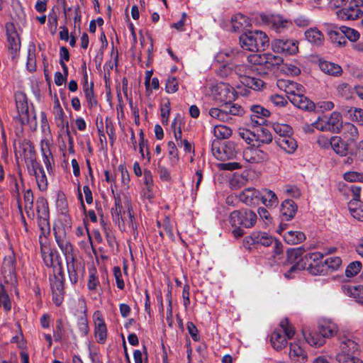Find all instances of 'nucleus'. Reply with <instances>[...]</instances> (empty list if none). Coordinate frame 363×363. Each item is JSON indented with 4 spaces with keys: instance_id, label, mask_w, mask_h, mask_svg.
Wrapping results in <instances>:
<instances>
[{
    "instance_id": "nucleus-1",
    "label": "nucleus",
    "mask_w": 363,
    "mask_h": 363,
    "mask_svg": "<svg viewBox=\"0 0 363 363\" xmlns=\"http://www.w3.org/2000/svg\"><path fill=\"white\" fill-rule=\"evenodd\" d=\"M115 206L111 208V216L113 223L118 225L121 231L126 230V226L131 230L134 236L137 235V225L132 213L130 199L125 194H118L115 196Z\"/></svg>"
},
{
    "instance_id": "nucleus-2",
    "label": "nucleus",
    "mask_w": 363,
    "mask_h": 363,
    "mask_svg": "<svg viewBox=\"0 0 363 363\" xmlns=\"http://www.w3.org/2000/svg\"><path fill=\"white\" fill-rule=\"evenodd\" d=\"M19 152L23 153L29 174L35 176L38 189L45 191L48 188L47 177L43 167L36 160L34 147L25 140L20 143Z\"/></svg>"
},
{
    "instance_id": "nucleus-3",
    "label": "nucleus",
    "mask_w": 363,
    "mask_h": 363,
    "mask_svg": "<svg viewBox=\"0 0 363 363\" xmlns=\"http://www.w3.org/2000/svg\"><path fill=\"white\" fill-rule=\"evenodd\" d=\"M240 43L246 50L258 52L265 50L269 45V38L264 32L255 30L241 35Z\"/></svg>"
},
{
    "instance_id": "nucleus-4",
    "label": "nucleus",
    "mask_w": 363,
    "mask_h": 363,
    "mask_svg": "<svg viewBox=\"0 0 363 363\" xmlns=\"http://www.w3.org/2000/svg\"><path fill=\"white\" fill-rule=\"evenodd\" d=\"M359 345L356 341L347 337L340 340L339 352L334 356L338 363H363V361L356 356Z\"/></svg>"
},
{
    "instance_id": "nucleus-5",
    "label": "nucleus",
    "mask_w": 363,
    "mask_h": 363,
    "mask_svg": "<svg viewBox=\"0 0 363 363\" xmlns=\"http://www.w3.org/2000/svg\"><path fill=\"white\" fill-rule=\"evenodd\" d=\"M295 334L294 328L289 323L288 319H283L279 328L276 329L271 335L270 342L272 347L279 350L287 345V340L291 339Z\"/></svg>"
},
{
    "instance_id": "nucleus-6",
    "label": "nucleus",
    "mask_w": 363,
    "mask_h": 363,
    "mask_svg": "<svg viewBox=\"0 0 363 363\" xmlns=\"http://www.w3.org/2000/svg\"><path fill=\"white\" fill-rule=\"evenodd\" d=\"M38 224L40 230V235L46 237L50 233V213L48 203L45 198L38 197L35 202Z\"/></svg>"
},
{
    "instance_id": "nucleus-7",
    "label": "nucleus",
    "mask_w": 363,
    "mask_h": 363,
    "mask_svg": "<svg viewBox=\"0 0 363 363\" xmlns=\"http://www.w3.org/2000/svg\"><path fill=\"white\" fill-rule=\"evenodd\" d=\"M257 220V214L252 210L242 208L230 213L228 221L233 227L242 226L246 228H252Z\"/></svg>"
},
{
    "instance_id": "nucleus-8",
    "label": "nucleus",
    "mask_w": 363,
    "mask_h": 363,
    "mask_svg": "<svg viewBox=\"0 0 363 363\" xmlns=\"http://www.w3.org/2000/svg\"><path fill=\"white\" fill-rule=\"evenodd\" d=\"M260 19L263 23L277 33H282L292 26L291 21L279 14H261Z\"/></svg>"
},
{
    "instance_id": "nucleus-9",
    "label": "nucleus",
    "mask_w": 363,
    "mask_h": 363,
    "mask_svg": "<svg viewBox=\"0 0 363 363\" xmlns=\"http://www.w3.org/2000/svg\"><path fill=\"white\" fill-rule=\"evenodd\" d=\"M212 151L215 157L219 160H230L236 155L235 145L231 141L221 143L218 140H215Z\"/></svg>"
},
{
    "instance_id": "nucleus-10",
    "label": "nucleus",
    "mask_w": 363,
    "mask_h": 363,
    "mask_svg": "<svg viewBox=\"0 0 363 363\" xmlns=\"http://www.w3.org/2000/svg\"><path fill=\"white\" fill-rule=\"evenodd\" d=\"M53 274V278L50 279L52 300L57 306H60L63 301L65 293L63 269L58 268L57 272Z\"/></svg>"
},
{
    "instance_id": "nucleus-11",
    "label": "nucleus",
    "mask_w": 363,
    "mask_h": 363,
    "mask_svg": "<svg viewBox=\"0 0 363 363\" xmlns=\"http://www.w3.org/2000/svg\"><path fill=\"white\" fill-rule=\"evenodd\" d=\"M274 52L285 55H294L298 52V42L294 39H275L272 42Z\"/></svg>"
},
{
    "instance_id": "nucleus-12",
    "label": "nucleus",
    "mask_w": 363,
    "mask_h": 363,
    "mask_svg": "<svg viewBox=\"0 0 363 363\" xmlns=\"http://www.w3.org/2000/svg\"><path fill=\"white\" fill-rule=\"evenodd\" d=\"M40 250L44 264L48 267H52L53 272H57L58 268L62 269L60 257L57 251L51 250L46 245H41Z\"/></svg>"
},
{
    "instance_id": "nucleus-13",
    "label": "nucleus",
    "mask_w": 363,
    "mask_h": 363,
    "mask_svg": "<svg viewBox=\"0 0 363 363\" xmlns=\"http://www.w3.org/2000/svg\"><path fill=\"white\" fill-rule=\"evenodd\" d=\"M6 32L7 37V48L9 52L15 57L21 48V42L18 34L12 23H6Z\"/></svg>"
},
{
    "instance_id": "nucleus-14",
    "label": "nucleus",
    "mask_w": 363,
    "mask_h": 363,
    "mask_svg": "<svg viewBox=\"0 0 363 363\" xmlns=\"http://www.w3.org/2000/svg\"><path fill=\"white\" fill-rule=\"evenodd\" d=\"M16 109L23 123H28L30 113L28 108V99L25 93L18 91L14 94Z\"/></svg>"
},
{
    "instance_id": "nucleus-15",
    "label": "nucleus",
    "mask_w": 363,
    "mask_h": 363,
    "mask_svg": "<svg viewBox=\"0 0 363 363\" xmlns=\"http://www.w3.org/2000/svg\"><path fill=\"white\" fill-rule=\"evenodd\" d=\"M1 274L5 283L12 285L16 283V267L13 257L8 256L4 258L1 267Z\"/></svg>"
},
{
    "instance_id": "nucleus-16",
    "label": "nucleus",
    "mask_w": 363,
    "mask_h": 363,
    "mask_svg": "<svg viewBox=\"0 0 363 363\" xmlns=\"http://www.w3.org/2000/svg\"><path fill=\"white\" fill-rule=\"evenodd\" d=\"M277 86L280 90L286 94L289 100H290V96L293 97L296 96L297 94L305 92V88L301 84L289 79H278Z\"/></svg>"
},
{
    "instance_id": "nucleus-17",
    "label": "nucleus",
    "mask_w": 363,
    "mask_h": 363,
    "mask_svg": "<svg viewBox=\"0 0 363 363\" xmlns=\"http://www.w3.org/2000/svg\"><path fill=\"white\" fill-rule=\"evenodd\" d=\"M276 239L267 233L256 231L253 232L250 236L245 237L244 242L247 245L261 244L263 246L268 247L272 245Z\"/></svg>"
},
{
    "instance_id": "nucleus-18",
    "label": "nucleus",
    "mask_w": 363,
    "mask_h": 363,
    "mask_svg": "<svg viewBox=\"0 0 363 363\" xmlns=\"http://www.w3.org/2000/svg\"><path fill=\"white\" fill-rule=\"evenodd\" d=\"M213 92L220 101L230 102L235 98V91L233 86L225 83H219L214 88Z\"/></svg>"
},
{
    "instance_id": "nucleus-19",
    "label": "nucleus",
    "mask_w": 363,
    "mask_h": 363,
    "mask_svg": "<svg viewBox=\"0 0 363 363\" xmlns=\"http://www.w3.org/2000/svg\"><path fill=\"white\" fill-rule=\"evenodd\" d=\"M94 335L99 343H104L107 337V329L105 322L99 311L94 314Z\"/></svg>"
},
{
    "instance_id": "nucleus-20",
    "label": "nucleus",
    "mask_w": 363,
    "mask_h": 363,
    "mask_svg": "<svg viewBox=\"0 0 363 363\" xmlns=\"http://www.w3.org/2000/svg\"><path fill=\"white\" fill-rule=\"evenodd\" d=\"M243 158L249 163H259L267 159V155L257 147H248L243 151Z\"/></svg>"
},
{
    "instance_id": "nucleus-21",
    "label": "nucleus",
    "mask_w": 363,
    "mask_h": 363,
    "mask_svg": "<svg viewBox=\"0 0 363 363\" xmlns=\"http://www.w3.org/2000/svg\"><path fill=\"white\" fill-rule=\"evenodd\" d=\"M78 306L80 309L81 315L78 318L77 327L82 335L85 336L89 332V327L86 318V305L84 298H80L78 300Z\"/></svg>"
},
{
    "instance_id": "nucleus-22",
    "label": "nucleus",
    "mask_w": 363,
    "mask_h": 363,
    "mask_svg": "<svg viewBox=\"0 0 363 363\" xmlns=\"http://www.w3.org/2000/svg\"><path fill=\"white\" fill-rule=\"evenodd\" d=\"M318 328L325 339L335 336L339 331L337 325L330 319L323 320L319 323Z\"/></svg>"
},
{
    "instance_id": "nucleus-23",
    "label": "nucleus",
    "mask_w": 363,
    "mask_h": 363,
    "mask_svg": "<svg viewBox=\"0 0 363 363\" xmlns=\"http://www.w3.org/2000/svg\"><path fill=\"white\" fill-rule=\"evenodd\" d=\"M260 192L255 188L244 189L239 196L240 200L247 206H252L258 203L260 200Z\"/></svg>"
},
{
    "instance_id": "nucleus-24",
    "label": "nucleus",
    "mask_w": 363,
    "mask_h": 363,
    "mask_svg": "<svg viewBox=\"0 0 363 363\" xmlns=\"http://www.w3.org/2000/svg\"><path fill=\"white\" fill-rule=\"evenodd\" d=\"M252 114L250 118L252 123L255 125H262L264 123V118L269 116L270 111L259 105H252L250 106Z\"/></svg>"
},
{
    "instance_id": "nucleus-25",
    "label": "nucleus",
    "mask_w": 363,
    "mask_h": 363,
    "mask_svg": "<svg viewBox=\"0 0 363 363\" xmlns=\"http://www.w3.org/2000/svg\"><path fill=\"white\" fill-rule=\"evenodd\" d=\"M305 92L297 94L295 96H290V101L297 108L305 111H313L315 108V104L308 99L305 95Z\"/></svg>"
},
{
    "instance_id": "nucleus-26",
    "label": "nucleus",
    "mask_w": 363,
    "mask_h": 363,
    "mask_svg": "<svg viewBox=\"0 0 363 363\" xmlns=\"http://www.w3.org/2000/svg\"><path fill=\"white\" fill-rule=\"evenodd\" d=\"M303 335L306 342L311 346L320 347L325 343L326 339L323 336V334L318 328L317 329L305 332Z\"/></svg>"
},
{
    "instance_id": "nucleus-27",
    "label": "nucleus",
    "mask_w": 363,
    "mask_h": 363,
    "mask_svg": "<svg viewBox=\"0 0 363 363\" xmlns=\"http://www.w3.org/2000/svg\"><path fill=\"white\" fill-rule=\"evenodd\" d=\"M55 237L56 242L57 243V245L62 250V253L65 255L66 259L69 258V259H71V257H73L72 256V246L69 241L67 240V238L65 236V234L64 232L60 233V231L55 233Z\"/></svg>"
},
{
    "instance_id": "nucleus-28",
    "label": "nucleus",
    "mask_w": 363,
    "mask_h": 363,
    "mask_svg": "<svg viewBox=\"0 0 363 363\" xmlns=\"http://www.w3.org/2000/svg\"><path fill=\"white\" fill-rule=\"evenodd\" d=\"M362 13L363 11L361 9L354 6V4H351V2L347 7L344 8L337 12V15L340 18L349 21L357 19L362 15Z\"/></svg>"
},
{
    "instance_id": "nucleus-29",
    "label": "nucleus",
    "mask_w": 363,
    "mask_h": 363,
    "mask_svg": "<svg viewBox=\"0 0 363 363\" xmlns=\"http://www.w3.org/2000/svg\"><path fill=\"white\" fill-rule=\"evenodd\" d=\"M94 84L89 83L87 76H84V82L83 84V91L84 94V96L86 98L88 107L89 108H92L96 107L97 105V101L96 99L95 95L94 94L93 90Z\"/></svg>"
},
{
    "instance_id": "nucleus-30",
    "label": "nucleus",
    "mask_w": 363,
    "mask_h": 363,
    "mask_svg": "<svg viewBox=\"0 0 363 363\" xmlns=\"http://www.w3.org/2000/svg\"><path fill=\"white\" fill-rule=\"evenodd\" d=\"M348 210L353 218L363 222V203L359 200L352 199L348 203Z\"/></svg>"
},
{
    "instance_id": "nucleus-31",
    "label": "nucleus",
    "mask_w": 363,
    "mask_h": 363,
    "mask_svg": "<svg viewBox=\"0 0 363 363\" xmlns=\"http://www.w3.org/2000/svg\"><path fill=\"white\" fill-rule=\"evenodd\" d=\"M276 141L277 145L288 153H293L298 147L296 141L291 137V135L284 138H277Z\"/></svg>"
},
{
    "instance_id": "nucleus-32",
    "label": "nucleus",
    "mask_w": 363,
    "mask_h": 363,
    "mask_svg": "<svg viewBox=\"0 0 363 363\" xmlns=\"http://www.w3.org/2000/svg\"><path fill=\"white\" fill-rule=\"evenodd\" d=\"M344 293L353 298L356 302L363 304V285L359 286H344Z\"/></svg>"
},
{
    "instance_id": "nucleus-33",
    "label": "nucleus",
    "mask_w": 363,
    "mask_h": 363,
    "mask_svg": "<svg viewBox=\"0 0 363 363\" xmlns=\"http://www.w3.org/2000/svg\"><path fill=\"white\" fill-rule=\"evenodd\" d=\"M231 31L239 32L249 25L248 18L241 13L234 15L230 21Z\"/></svg>"
},
{
    "instance_id": "nucleus-34",
    "label": "nucleus",
    "mask_w": 363,
    "mask_h": 363,
    "mask_svg": "<svg viewBox=\"0 0 363 363\" xmlns=\"http://www.w3.org/2000/svg\"><path fill=\"white\" fill-rule=\"evenodd\" d=\"M342 135L347 143L356 141L359 136L358 130L352 123H346L342 127Z\"/></svg>"
},
{
    "instance_id": "nucleus-35",
    "label": "nucleus",
    "mask_w": 363,
    "mask_h": 363,
    "mask_svg": "<svg viewBox=\"0 0 363 363\" xmlns=\"http://www.w3.org/2000/svg\"><path fill=\"white\" fill-rule=\"evenodd\" d=\"M297 211V206L290 199H286L282 202L281 205V212L283 216L286 218V220L293 218Z\"/></svg>"
},
{
    "instance_id": "nucleus-36",
    "label": "nucleus",
    "mask_w": 363,
    "mask_h": 363,
    "mask_svg": "<svg viewBox=\"0 0 363 363\" xmlns=\"http://www.w3.org/2000/svg\"><path fill=\"white\" fill-rule=\"evenodd\" d=\"M289 357L295 362L301 363L306 359V354L297 343H291Z\"/></svg>"
},
{
    "instance_id": "nucleus-37",
    "label": "nucleus",
    "mask_w": 363,
    "mask_h": 363,
    "mask_svg": "<svg viewBox=\"0 0 363 363\" xmlns=\"http://www.w3.org/2000/svg\"><path fill=\"white\" fill-rule=\"evenodd\" d=\"M306 40L315 45H320L323 44L324 37L323 33L316 28H311L305 32Z\"/></svg>"
},
{
    "instance_id": "nucleus-38",
    "label": "nucleus",
    "mask_w": 363,
    "mask_h": 363,
    "mask_svg": "<svg viewBox=\"0 0 363 363\" xmlns=\"http://www.w3.org/2000/svg\"><path fill=\"white\" fill-rule=\"evenodd\" d=\"M262 203L267 207L277 206L279 201L276 194L267 189H264L260 192Z\"/></svg>"
},
{
    "instance_id": "nucleus-39",
    "label": "nucleus",
    "mask_w": 363,
    "mask_h": 363,
    "mask_svg": "<svg viewBox=\"0 0 363 363\" xmlns=\"http://www.w3.org/2000/svg\"><path fill=\"white\" fill-rule=\"evenodd\" d=\"M333 150L341 156L347 155L348 144L343 141L340 137L334 136L331 138V146Z\"/></svg>"
},
{
    "instance_id": "nucleus-40",
    "label": "nucleus",
    "mask_w": 363,
    "mask_h": 363,
    "mask_svg": "<svg viewBox=\"0 0 363 363\" xmlns=\"http://www.w3.org/2000/svg\"><path fill=\"white\" fill-rule=\"evenodd\" d=\"M320 68L324 73L333 76L340 75L342 72L340 66L328 61L320 62Z\"/></svg>"
},
{
    "instance_id": "nucleus-41",
    "label": "nucleus",
    "mask_w": 363,
    "mask_h": 363,
    "mask_svg": "<svg viewBox=\"0 0 363 363\" xmlns=\"http://www.w3.org/2000/svg\"><path fill=\"white\" fill-rule=\"evenodd\" d=\"M330 131L339 132L342 125V115L337 111H333L330 117H327Z\"/></svg>"
},
{
    "instance_id": "nucleus-42",
    "label": "nucleus",
    "mask_w": 363,
    "mask_h": 363,
    "mask_svg": "<svg viewBox=\"0 0 363 363\" xmlns=\"http://www.w3.org/2000/svg\"><path fill=\"white\" fill-rule=\"evenodd\" d=\"M285 241L291 245H296L303 242L306 239L303 233L301 231H287L284 235Z\"/></svg>"
},
{
    "instance_id": "nucleus-43",
    "label": "nucleus",
    "mask_w": 363,
    "mask_h": 363,
    "mask_svg": "<svg viewBox=\"0 0 363 363\" xmlns=\"http://www.w3.org/2000/svg\"><path fill=\"white\" fill-rule=\"evenodd\" d=\"M241 83L252 89L254 90H260L264 85V82L257 77L251 76V74L249 77H245L241 79Z\"/></svg>"
},
{
    "instance_id": "nucleus-44",
    "label": "nucleus",
    "mask_w": 363,
    "mask_h": 363,
    "mask_svg": "<svg viewBox=\"0 0 363 363\" xmlns=\"http://www.w3.org/2000/svg\"><path fill=\"white\" fill-rule=\"evenodd\" d=\"M67 266L70 282L72 284H77L79 279V274L78 267L74 264V257H71V259L67 258Z\"/></svg>"
},
{
    "instance_id": "nucleus-45",
    "label": "nucleus",
    "mask_w": 363,
    "mask_h": 363,
    "mask_svg": "<svg viewBox=\"0 0 363 363\" xmlns=\"http://www.w3.org/2000/svg\"><path fill=\"white\" fill-rule=\"evenodd\" d=\"M33 194L30 189L25 191L23 195L25 210L28 217L34 218L35 213L33 211Z\"/></svg>"
},
{
    "instance_id": "nucleus-46",
    "label": "nucleus",
    "mask_w": 363,
    "mask_h": 363,
    "mask_svg": "<svg viewBox=\"0 0 363 363\" xmlns=\"http://www.w3.org/2000/svg\"><path fill=\"white\" fill-rule=\"evenodd\" d=\"M209 116L218 121L221 122H227L229 121V116L226 113V111L224 108L223 105L220 108H211L208 111Z\"/></svg>"
},
{
    "instance_id": "nucleus-47",
    "label": "nucleus",
    "mask_w": 363,
    "mask_h": 363,
    "mask_svg": "<svg viewBox=\"0 0 363 363\" xmlns=\"http://www.w3.org/2000/svg\"><path fill=\"white\" fill-rule=\"evenodd\" d=\"M26 66L30 72L36 69L35 46L33 43L28 45Z\"/></svg>"
},
{
    "instance_id": "nucleus-48",
    "label": "nucleus",
    "mask_w": 363,
    "mask_h": 363,
    "mask_svg": "<svg viewBox=\"0 0 363 363\" xmlns=\"http://www.w3.org/2000/svg\"><path fill=\"white\" fill-rule=\"evenodd\" d=\"M226 113L229 116V121L232 119L233 116H240L244 113L243 108L238 104L227 102L224 105Z\"/></svg>"
},
{
    "instance_id": "nucleus-49",
    "label": "nucleus",
    "mask_w": 363,
    "mask_h": 363,
    "mask_svg": "<svg viewBox=\"0 0 363 363\" xmlns=\"http://www.w3.org/2000/svg\"><path fill=\"white\" fill-rule=\"evenodd\" d=\"M283 62V59L279 57L274 55L272 53H264V65L267 69H271L275 66L281 65Z\"/></svg>"
},
{
    "instance_id": "nucleus-50",
    "label": "nucleus",
    "mask_w": 363,
    "mask_h": 363,
    "mask_svg": "<svg viewBox=\"0 0 363 363\" xmlns=\"http://www.w3.org/2000/svg\"><path fill=\"white\" fill-rule=\"evenodd\" d=\"M272 128L279 138L286 137L292 133L291 128L287 124L274 123L272 124Z\"/></svg>"
},
{
    "instance_id": "nucleus-51",
    "label": "nucleus",
    "mask_w": 363,
    "mask_h": 363,
    "mask_svg": "<svg viewBox=\"0 0 363 363\" xmlns=\"http://www.w3.org/2000/svg\"><path fill=\"white\" fill-rule=\"evenodd\" d=\"M213 133L217 139L222 140L230 137L232 135V130L226 125H216Z\"/></svg>"
},
{
    "instance_id": "nucleus-52",
    "label": "nucleus",
    "mask_w": 363,
    "mask_h": 363,
    "mask_svg": "<svg viewBox=\"0 0 363 363\" xmlns=\"http://www.w3.org/2000/svg\"><path fill=\"white\" fill-rule=\"evenodd\" d=\"M339 30L340 34H343L350 41L355 42L359 38V32L354 28L342 26L339 27Z\"/></svg>"
},
{
    "instance_id": "nucleus-53",
    "label": "nucleus",
    "mask_w": 363,
    "mask_h": 363,
    "mask_svg": "<svg viewBox=\"0 0 363 363\" xmlns=\"http://www.w3.org/2000/svg\"><path fill=\"white\" fill-rule=\"evenodd\" d=\"M362 269L363 270V267L359 261L352 262L345 269V275L347 277H353L360 272Z\"/></svg>"
},
{
    "instance_id": "nucleus-54",
    "label": "nucleus",
    "mask_w": 363,
    "mask_h": 363,
    "mask_svg": "<svg viewBox=\"0 0 363 363\" xmlns=\"http://www.w3.org/2000/svg\"><path fill=\"white\" fill-rule=\"evenodd\" d=\"M303 253V250L300 247L289 249L286 252L288 262L293 263L303 259L301 258Z\"/></svg>"
},
{
    "instance_id": "nucleus-55",
    "label": "nucleus",
    "mask_w": 363,
    "mask_h": 363,
    "mask_svg": "<svg viewBox=\"0 0 363 363\" xmlns=\"http://www.w3.org/2000/svg\"><path fill=\"white\" fill-rule=\"evenodd\" d=\"M235 73L239 76L240 80L245 77H249L252 74V69L246 65H238L233 67Z\"/></svg>"
},
{
    "instance_id": "nucleus-56",
    "label": "nucleus",
    "mask_w": 363,
    "mask_h": 363,
    "mask_svg": "<svg viewBox=\"0 0 363 363\" xmlns=\"http://www.w3.org/2000/svg\"><path fill=\"white\" fill-rule=\"evenodd\" d=\"M235 52L233 50L226 49L218 52L215 56V60L219 64H225L228 58L235 55Z\"/></svg>"
},
{
    "instance_id": "nucleus-57",
    "label": "nucleus",
    "mask_w": 363,
    "mask_h": 363,
    "mask_svg": "<svg viewBox=\"0 0 363 363\" xmlns=\"http://www.w3.org/2000/svg\"><path fill=\"white\" fill-rule=\"evenodd\" d=\"M306 269H308L310 274L313 275H320L326 273V267L325 264L319 263H306Z\"/></svg>"
},
{
    "instance_id": "nucleus-58",
    "label": "nucleus",
    "mask_w": 363,
    "mask_h": 363,
    "mask_svg": "<svg viewBox=\"0 0 363 363\" xmlns=\"http://www.w3.org/2000/svg\"><path fill=\"white\" fill-rule=\"evenodd\" d=\"M0 306H2L6 311H9L11 308L9 297L3 284H0Z\"/></svg>"
},
{
    "instance_id": "nucleus-59",
    "label": "nucleus",
    "mask_w": 363,
    "mask_h": 363,
    "mask_svg": "<svg viewBox=\"0 0 363 363\" xmlns=\"http://www.w3.org/2000/svg\"><path fill=\"white\" fill-rule=\"evenodd\" d=\"M281 71L291 76H297L301 73L300 68L294 63H285L282 65Z\"/></svg>"
},
{
    "instance_id": "nucleus-60",
    "label": "nucleus",
    "mask_w": 363,
    "mask_h": 363,
    "mask_svg": "<svg viewBox=\"0 0 363 363\" xmlns=\"http://www.w3.org/2000/svg\"><path fill=\"white\" fill-rule=\"evenodd\" d=\"M255 140L262 143L269 144L272 141V135L267 129L261 128L259 133L256 135Z\"/></svg>"
},
{
    "instance_id": "nucleus-61",
    "label": "nucleus",
    "mask_w": 363,
    "mask_h": 363,
    "mask_svg": "<svg viewBox=\"0 0 363 363\" xmlns=\"http://www.w3.org/2000/svg\"><path fill=\"white\" fill-rule=\"evenodd\" d=\"M324 264L326 268L337 270L342 264V259L339 257H330L325 259Z\"/></svg>"
},
{
    "instance_id": "nucleus-62",
    "label": "nucleus",
    "mask_w": 363,
    "mask_h": 363,
    "mask_svg": "<svg viewBox=\"0 0 363 363\" xmlns=\"http://www.w3.org/2000/svg\"><path fill=\"white\" fill-rule=\"evenodd\" d=\"M53 111L55 116V120L58 126H64V111L61 108L59 101L55 104Z\"/></svg>"
},
{
    "instance_id": "nucleus-63",
    "label": "nucleus",
    "mask_w": 363,
    "mask_h": 363,
    "mask_svg": "<svg viewBox=\"0 0 363 363\" xmlns=\"http://www.w3.org/2000/svg\"><path fill=\"white\" fill-rule=\"evenodd\" d=\"M167 151L169 160L172 164L176 163L179 160L178 151L174 142L169 141L167 143Z\"/></svg>"
},
{
    "instance_id": "nucleus-64",
    "label": "nucleus",
    "mask_w": 363,
    "mask_h": 363,
    "mask_svg": "<svg viewBox=\"0 0 363 363\" xmlns=\"http://www.w3.org/2000/svg\"><path fill=\"white\" fill-rule=\"evenodd\" d=\"M238 135L247 144H250L256 139V135L247 129H240Z\"/></svg>"
}]
</instances>
